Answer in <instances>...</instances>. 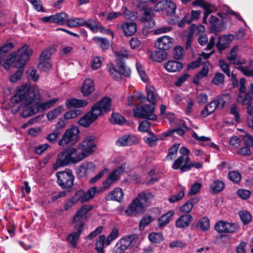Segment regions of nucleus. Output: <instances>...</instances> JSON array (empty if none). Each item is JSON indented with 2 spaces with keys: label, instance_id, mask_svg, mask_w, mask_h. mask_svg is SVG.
Wrapping results in <instances>:
<instances>
[{
  "label": "nucleus",
  "instance_id": "obj_1",
  "mask_svg": "<svg viewBox=\"0 0 253 253\" xmlns=\"http://www.w3.org/2000/svg\"><path fill=\"white\" fill-rule=\"evenodd\" d=\"M42 90L37 85L32 87L28 84L22 85L16 94L11 98L12 103L23 101L25 108L22 112L23 117L31 116L40 111L47 110L53 106L58 98H54L45 102H41Z\"/></svg>",
  "mask_w": 253,
  "mask_h": 253
},
{
  "label": "nucleus",
  "instance_id": "obj_2",
  "mask_svg": "<svg viewBox=\"0 0 253 253\" xmlns=\"http://www.w3.org/2000/svg\"><path fill=\"white\" fill-rule=\"evenodd\" d=\"M111 103V99L108 97H105L98 101L87 113L80 119L79 125L85 127L89 126L103 113L110 110Z\"/></svg>",
  "mask_w": 253,
  "mask_h": 253
},
{
  "label": "nucleus",
  "instance_id": "obj_3",
  "mask_svg": "<svg viewBox=\"0 0 253 253\" xmlns=\"http://www.w3.org/2000/svg\"><path fill=\"white\" fill-rule=\"evenodd\" d=\"M92 209V206L85 205L80 209L73 217V223L76 231L68 235V240L74 248L77 246V241L83 231L84 221L87 218L86 213Z\"/></svg>",
  "mask_w": 253,
  "mask_h": 253
},
{
  "label": "nucleus",
  "instance_id": "obj_4",
  "mask_svg": "<svg viewBox=\"0 0 253 253\" xmlns=\"http://www.w3.org/2000/svg\"><path fill=\"white\" fill-rule=\"evenodd\" d=\"M153 198L151 193H141L131 202L126 212L130 216L142 213L150 205Z\"/></svg>",
  "mask_w": 253,
  "mask_h": 253
},
{
  "label": "nucleus",
  "instance_id": "obj_5",
  "mask_svg": "<svg viewBox=\"0 0 253 253\" xmlns=\"http://www.w3.org/2000/svg\"><path fill=\"white\" fill-rule=\"evenodd\" d=\"M138 243V237L136 234L126 235L122 237L114 247L116 253H124L126 250L136 247Z\"/></svg>",
  "mask_w": 253,
  "mask_h": 253
},
{
  "label": "nucleus",
  "instance_id": "obj_6",
  "mask_svg": "<svg viewBox=\"0 0 253 253\" xmlns=\"http://www.w3.org/2000/svg\"><path fill=\"white\" fill-rule=\"evenodd\" d=\"M58 185L63 189L69 188L73 186L75 177L72 171L66 169L64 171H58L56 173Z\"/></svg>",
  "mask_w": 253,
  "mask_h": 253
},
{
  "label": "nucleus",
  "instance_id": "obj_7",
  "mask_svg": "<svg viewBox=\"0 0 253 253\" xmlns=\"http://www.w3.org/2000/svg\"><path fill=\"white\" fill-rule=\"evenodd\" d=\"M79 130L77 127L73 126L67 129L58 142L59 146L65 147L68 145L75 143L78 140Z\"/></svg>",
  "mask_w": 253,
  "mask_h": 253
},
{
  "label": "nucleus",
  "instance_id": "obj_8",
  "mask_svg": "<svg viewBox=\"0 0 253 253\" xmlns=\"http://www.w3.org/2000/svg\"><path fill=\"white\" fill-rule=\"evenodd\" d=\"M77 146L84 158L88 157L92 154L96 149L94 137L89 136L85 137Z\"/></svg>",
  "mask_w": 253,
  "mask_h": 253
},
{
  "label": "nucleus",
  "instance_id": "obj_9",
  "mask_svg": "<svg viewBox=\"0 0 253 253\" xmlns=\"http://www.w3.org/2000/svg\"><path fill=\"white\" fill-rule=\"evenodd\" d=\"M33 50L27 44L23 45L17 51L16 57L18 58L15 66L17 68L24 67L32 55Z\"/></svg>",
  "mask_w": 253,
  "mask_h": 253
},
{
  "label": "nucleus",
  "instance_id": "obj_10",
  "mask_svg": "<svg viewBox=\"0 0 253 253\" xmlns=\"http://www.w3.org/2000/svg\"><path fill=\"white\" fill-rule=\"evenodd\" d=\"M154 107L152 105H143L136 108L134 111V115L139 118L155 120L157 117L154 114Z\"/></svg>",
  "mask_w": 253,
  "mask_h": 253
},
{
  "label": "nucleus",
  "instance_id": "obj_11",
  "mask_svg": "<svg viewBox=\"0 0 253 253\" xmlns=\"http://www.w3.org/2000/svg\"><path fill=\"white\" fill-rule=\"evenodd\" d=\"M174 40L168 36H164L158 38L155 42V46L157 48L163 50H168L173 45Z\"/></svg>",
  "mask_w": 253,
  "mask_h": 253
},
{
  "label": "nucleus",
  "instance_id": "obj_12",
  "mask_svg": "<svg viewBox=\"0 0 253 253\" xmlns=\"http://www.w3.org/2000/svg\"><path fill=\"white\" fill-rule=\"evenodd\" d=\"M95 166L91 162H85L82 163L78 168L76 173L79 178H86L90 171H93Z\"/></svg>",
  "mask_w": 253,
  "mask_h": 253
},
{
  "label": "nucleus",
  "instance_id": "obj_13",
  "mask_svg": "<svg viewBox=\"0 0 253 253\" xmlns=\"http://www.w3.org/2000/svg\"><path fill=\"white\" fill-rule=\"evenodd\" d=\"M72 164L68 156L67 149L62 151L57 156L56 162L53 164V168L57 170L59 168Z\"/></svg>",
  "mask_w": 253,
  "mask_h": 253
},
{
  "label": "nucleus",
  "instance_id": "obj_14",
  "mask_svg": "<svg viewBox=\"0 0 253 253\" xmlns=\"http://www.w3.org/2000/svg\"><path fill=\"white\" fill-rule=\"evenodd\" d=\"M66 149L72 164H77L84 159L78 146L76 148H69Z\"/></svg>",
  "mask_w": 253,
  "mask_h": 253
},
{
  "label": "nucleus",
  "instance_id": "obj_15",
  "mask_svg": "<svg viewBox=\"0 0 253 253\" xmlns=\"http://www.w3.org/2000/svg\"><path fill=\"white\" fill-rule=\"evenodd\" d=\"M138 141V138L133 135H125L119 137L116 143L118 146H125L136 144Z\"/></svg>",
  "mask_w": 253,
  "mask_h": 253
},
{
  "label": "nucleus",
  "instance_id": "obj_16",
  "mask_svg": "<svg viewBox=\"0 0 253 253\" xmlns=\"http://www.w3.org/2000/svg\"><path fill=\"white\" fill-rule=\"evenodd\" d=\"M153 12L149 9H146L144 10L143 16L141 18V21L144 23L146 28H151L155 25V21L153 19Z\"/></svg>",
  "mask_w": 253,
  "mask_h": 253
},
{
  "label": "nucleus",
  "instance_id": "obj_17",
  "mask_svg": "<svg viewBox=\"0 0 253 253\" xmlns=\"http://www.w3.org/2000/svg\"><path fill=\"white\" fill-rule=\"evenodd\" d=\"M164 68L169 73L178 72L183 68V64L178 61L170 60L165 64Z\"/></svg>",
  "mask_w": 253,
  "mask_h": 253
},
{
  "label": "nucleus",
  "instance_id": "obj_18",
  "mask_svg": "<svg viewBox=\"0 0 253 253\" xmlns=\"http://www.w3.org/2000/svg\"><path fill=\"white\" fill-rule=\"evenodd\" d=\"M95 90L94 83L90 79H86L84 80L81 92L85 97L89 96Z\"/></svg>",
  "mask_w": 253,
  "mask_h": 253
},
{
  "label": "nucleus",
  "instance_id": "obj_19",
  "mask_svg": "<svg viewBox=\"0 0 253 253\" xmlns=\"http://www.w3.org/2000/svg\"><path fill=\"white\" fill-rule=\"evenodd\" d=\"M192 219L193 217L189 214L181 215L176 221L175 225L178 228H187L191 223Z\"/></svg>",
  "mask_w": 253,
  "mask_h": 253
},
{
  "label": "nucleus",
  "instance_id": "obj_20",
  "mask_svg": "<svg viewBox=\"0 0 253 253\" xmlns=\"http://www.w3.org/2000/svg\"><path fill=\"white\" fill-rule=\"evenodd\" d=\"M233 37L232 35H224L220 37L216 43L218 50L221 52L227 47L231 42Z\"/></svg>",
  "mask_w": 253,
  "mask_h": 253
},
{
  "label": "nucleus",
  "instance_id": "obj_21",
  "mask_svg": "<svg viewBox=\"0 0 253 253\" xmlns=\"http://www.w3.org/2000/svg\"><path fill=\"white\" fill-rule=\"evenodd\" d=\"M124 193L120 188H115L110 191L105 197L107 201L114 200L120 202L123 199Z\"/></svg>",
  "mask_w": 253,
  "mask_h": 253
},
{
  "label": "nucleus",
  "instance_id": "obj_22",
  "mask_svg": "<svg viewBox=\"0 0 253 253\" xmlns=\"http://www.w3.org/2000/svg\"><path fill=\"white\" fill-rule=\"evenodd\" d=\"M122 29L126 36H132L137 30V25L134 22H125L122 25Z\"/></svg>",
  "mask_w": 253,
  "mask_h": 253
},
{
  "label": "nucleus",
  "instance_id": "obj_23",
  "mask_svg": "<svg viewBox=\"0 0 253 253\" xmlns=\"http://www.w3.org/2000/svg\"><path fill=\"white\" fill-rule=\"evenodd\" d=\"M88 104L86 100L72 98L67 100L65 105L68 108H81L86 106Z\"/></svg>",
  "mask_w": 253,
  "mask_h": 253
},
{
  "label": "nucleus",
  "instance_id": "obj_24",
  "mask_svg": "<svg viewBox=\"0 0 253 253\" xmlns=\"http://www.w3.org/2000/svg\"><path fill=\"white\" fill-rule=\"evenodd\" d=\"M199 201L198 198L190 199L179 208V211L182 213H189L191 211L194 205Z\"/></svg>",
  "mask_w": 253,
  "mask_h": 253
},
{
  "label": "nucleus",
  "instance_id": "obj_25",
  "mask_svg": "<svg viewBox=\"0 0 253 253\" xmlns=\"http://www.w3.org/2000/svg\"><path fill=\"white\" fill-rule=\"evenodd\" d=\"M219 105V101L214 100L210 102L201 112V115L203 117H206L210 114L212 113L216 109Z\"/></svg>",
  "mask_w": 253,
  "mask_h": 253
},
{
  "label": "nucleus",
  "instance_id": "obj_26",
  "mask_svg": "<svg viewBox=\"0 0 253 253\" xmlns=\"http://www.w3.org/2000/svg\"><path fill=\"white\" fill-rule=\"evenodd\" d=\"M225 187L224 182L220 179H215L210 184V192L212 194H216L222 190Z\"/></svg>",
  "mask_w": 253,
  "mask_h": 253
},
{
  "label": "nucleus",
  "instance_id": "obj_27",
  "mask_svg": "<svg viewBox=\"0 0 253 253\" xmlns=\"http://www.w3.org/2000/svg\"><path fill=\"white\" fill-rule=\"evenodd\" d=\"M167 53L166 51L161 50H156L151 52L150 54V58L153 61L157 62H161L167 59Z\"/></svg>",
  "mask_w": 253,
  "mask_h": 253
},
{
  "label": "nucleus",
  "instance_id": "obj_28",
  "mask_svg": "<svg viewBox=\"0 0 253 253\" xmlns=\"http://www.w3.org/2000/svg\"><path fill=\"white\" fill-rule=\"evenodd\" d=\"M189 161L190 158L189 156H181L174 161L172 168L174 169H180L181 170L183 166L188 165V163Z\"/></svg>",
  "mask_w": 253,
  "mask_h": 253
},
{
  "label": "nucleus",
  "instance_id": "obj_29",
  "mask_svg": "<svg viewBox=\"0 0 253 253\" xmlns=\"http://www.w3.org/2000/svg\"><path fill=\"white\" fill-rule=\"evenodd\" d=\"M53 23L59 25H64L67 24L69 21V15L65 12H60L53 15Z\"/></svg>",
  "mask_w": 253,
  "mask_h": 253
},
{
  "label": "nucleus",
  "instance_id": "obj_30",
  "mask_svg": "<svg viewBox=\"0 0 253 253\" xmlns=\"http://www.w3.org/2000/svg\"><path fill=\"white\" fill-rule=\"evenodd\" d=\"M174 211H169L166 214L162 215L158 219L159 226L163 227L166 225L168 224L171 220L172 217L174 215Z\"/></svg>",
  "mask_w": 253,
  "mask_h": 253
},
{
  "label": "nucleus",
  "instance_id": "obj_31",
  "mask_svg": "<svg viewBox=\"0 0 253 253\" xmlns=\"http://www.w3.org/2000/svg\"><path fill=\"white\" fill-rule=\"evenodd\" d=\"M253 99V96L250 94V91L247 92L245 94L239 93L237 97V101L243 104L248 105L253 104L251 101Z\"/></svg>",
  "mask_w": 253,
  "mask_h": 253
},
{
  "label": "nucleus",
  "instance_id": "obj_32",
  "mask_svg": "<svg viewBox=\"0 0 253 253\" xmlns=\"http://www.w3.org/2000/svg\"><path fill=\"white\" fill-rule=\"evenodd\" d=\"M237 48L236 46L233 47L230 50L229 54L227 56V58L231 64L239 65L242 64V62H240L237 57Z\"/></svg>",
  "mask_w": 253,
  "mask_h": 253
},
{
  "label": "nucleus",
  "instance_id": "obj_33",
  "mask_svg": "<svg viewBox=\"0 0 253 253\" xmlns=\"http://www.w3.org/2000/svg\"><path fill=\"white\" fill-rule=\"evenodd\" d=\"M117 65L119 69L120 74H122L126 77H129L130 75V70L127 67L125 63L119 59H116Z\"/></svg>",
  "mask_w": 253,
  "mask_h": 253
},
{
  "label": "nucleus",
  "instance_id": "obj_34",
  "mask_svg": "<svg viewBox=\"0 0 253 253\" xmlns=\"http://www.w3.org/2000/svg\"><path fill=\"white\" fill-rule=\"evenodd\" d=\"M124 169L125 165H122L121 166L112 170L109 174L108 177H111L110 179H112L114 181H116L119 178L120 175L124 172Z\"/></svg>",
  "mask_w": 253,
  "mask_h": 253
},
{
  "label": "nucleus",
  "instance_id": "obj_35",
  "mask_svg": "<svg viewBox=\"0 0 253 253\" xmlns=\"http://www.w3.org/2000/svg\"><path fill=\"white\" fill-rule=\"evenodd\" d=\"M85 24V19L83 18H73L69 19L68 25L70 27H77L84 26Z\"/></svg>",
  "mask_w": 253,
  "mask_h": 253
},
{
  "label": "nucleus",
  "instance_id": "obj_36",
  "mask_svg": "<svg viewBox=\"0 0 253 253\" xmlns=\"http://www.w3.org/2000/svg\"><path fill=\"white\" fill-rule=\"evenodd\" d=\"M106 237L104 235L99 236L95 244V250L97 253H104V247L105 243Z\"/></svg>",
  "mask_w": 253,
  "mask_h": 253
},
{
  "label": "nucleus",
  "instance_id": "obj_37",
  "mask_svg": "<svg viewBox=\"0 0 253 253\" xmlns=\"http://www.w3.org/2000/svg\"><path fill=\"white\" fill-rule=\"evenodd\" d=\"M63 111V106H59L57 108L49 111L46 115V117L49 121H52L56 118Z\"/></svg>",
  "mask_w": 253,
  "mask_h": 253
},
{
  "label": "nucleus",
  "instance_id": "obj_38",
  "mask_svg": "<svg viewBox=\"0 0 253 253\" xmlns=\"http://www.w3.org/2000/svg\"><path fill=\"white\" fill-rule=\"evenodd\" d=\"M55 51V49L52 47H49L45 49L40 54V60L48 61L52 55Z\"/></svg>",
  "mask_w": 253,
  "mask_h": 253
},
{
  "label": "nucleus",
  "instance_id": "obj_39",
  "mask_svg": "<svg viewBox=\"0 0 253 253\" xmlns=\"http://www.w3.org/2000/svg\"><path fill=\"white\" fill-rule=\"evenodd\" d=\"M155 88L153 86H149L146 87V91L147 93V100L152 105H155L156 103Z\"/></svg>",
  "mask_w": 253,
  "mask_h": 253
},
{
  "label": "nucleus",
  "instance_id": "obj_40",
  "mask_svg": "<svg viewBox=\"0 0 253 253\" xmlns=\"http://www.w3.org/2000/svg\"><path fill=\"white\" fill-rule=\"evenodd\" d=\"M249 117L247 120L248 126L253 129V104H249L247 108Z\"/></svg>",
  "mask_w": 253,
  "mask_h": 253
},
{
  "label": "nucleus",
  "instance_id": "obj_41",
  "mask_svg": "<svg viewBox=\"0 0 253 253\" xmlns=\"http://www.w3.org/2000/svg\"><path fill=\"white\" fill-rule=\"evenodd\" d=\"M165 7V11L166 12L168 15H171L175 13L176 5L171 0H167V5Z\"/></svg>",
  "mask_w": 253,
  "mask_h": 253
},
{
  "label": "nucleus",
  "instance_id": "obj_42",
  "mask_svg": "<svg viewBox=\"0 0 253 253\" xmlns=\"http://www.w3.org/2000/svg\"><path fill=\"white\" fill-rule=\"evenodd\" d=\"M110 120L112 123L118 125H122L126 121L123 116L118 113H113Z\"/></svg>",
  "mask_w": 253,
  "mask_h": 253
},
{
  "label": "nucleus",
  "instance_id": "obj_43",
  "mask_svg": "<svg viewBox=\"0 0 253 253\" xmlns=\"http://www.w3.org/2000/svg\"><path fill=\"white\" fill-rule=\"evenodd\" d=\"M149 134L150 135V136L146 138L145 139V141L150 146H153L155 145L159 139H162L161 138L162 135L159 137H158L157 136L155 135L152 131L149 132Z\"/></svg>",
  "mask_w": 253,
  "mask_h": 253
},
{
  "label": "nucleus",
  "instance_id": "obj_44",
  "mask_svg": "<svg viewBox=\"0 0 253 253\" xmlns=\"http://www.w3.org/2000/svg\"><path fill=\"white\" fill-rule=\"evenodd\" d=\"M228 178L234 183H238L241 179L242 176L237 171H231L228 172Z\"/></svg>",
  "mask_w": 253,
  "mask_h": 253
},
{
  "label": "nucleus",
  "instance_id": "obj_45",
  "mask_svg": "<svg viewBox=\"0 0 253 253\" xmlns=\"http://www.w3.org/2000/svg\"><path fill=\"white\" fill-rule=\"evenodd\" d=\"M84 26L89 28L94 33H96L98 31L97 23L96 21L92 19H89L87 20L85 19V24Z\"/></svg>",
  "mask_w": 253,
  "mask_h": 253
},
{
  "label": "nucleus",
  "instance_id": "obj_46",
  "mask_svg": "<svg viewBox=\"0 0 253 253\" xmlns=\"http://www.w3.org/2000/svg\"><path fill=\"white\" fill-rule=\"evenodd\" d=\"M149 240L154 243H159L163 240V236L161 233H151L148 235Z\"/></svg>",
  "mask_w": 253,
  "mask_h": 253
},
{
  "label": "nucleus",
  "instance_id": "obj_47",
  "mask_svg": "<svg viewBox=\"0 0 253 253\" xmlns=\"http://www.w3.org/2000/svg\"><path fill=\"white\" fill-rule=\"evenodd\" d=\"M184 53L183 48L180 46H175L172 50L173 57L176 60L181 59L184 55Z\"/></svg>",
  "mask_w": 253,
  "mask_h": 253
},
{
  "label": "nucleus",
  "instance_id": "obj_48",
  "mask_svg": "<svg viewBox=\"0 0 253 253\" xmlns=\"http://www.w3.org/2000/svg\"><path fill=\"white\" fill-rule=\"evenodd\" d=\"M179 146L178 144H175L169 149V153L166 158V160H171L176 156Z\"/></svg>",
  "mask_w": 253,
  "mask_h": 253
},
{
  "label": "nucleus",
  "instance_id": "obj_49",
  "mask_svg": "<svg viewBox=\"0 0 253 253\" xmlns=\"http://www.w3.org/2000/svg\"><path fill=\"white\" fill-rule=\"evenodd\" d=\"M224 76L221 73H217L213 76L211 83L216 85H220L223 84Z\"/></svg>",
  "mask_w": 253,
  "mask_h": 253
},
{
  "label": "nucleus",
  "instance_id": "obj_50",
  "mask_svg": "<svg viewBox=\"0 0 253 253\" xmlns=\"http://www.w3.org/2000/svg\"><path fill=\"white\" fill-rule=\"evenodd\" d=\"M198 226L203 231L209 230L210 227L209 219L207 217H203L199 221Z\"/></svg>",
  "mask_w": 253,
  "mask_h": 253
},
{
  "label": "nucleus",
  "instance_id": "obj_51",
  "mask_svg": "<svg viewBox=\"0 0 253 253\" xmlns=\"http://www.w3.org/2000/svg\"><path fill=\"white\" fill-rule=\"evenodd\" d=\"M122 11V15H123L125 18L127 19L133 20L136 18L135 14L129 10L126 7H123Z\"/></svg>",
  "mask_w": 253,
  "mask_h": 253
},
{
  "label": "nucleus",
  "instance_id": "obj_52",
  "mask_svg": "<svg viewBox=\"0 0 253 253\" xmlns=\"http://www.w3.org/2000/svg\"><path fill=\"white\" fill-rule=\"evenodd\" d=\"M119 235V230L117 228H114L110 234L108 236L106 241L105 244L106 245L108 246L110 244V243L115 239H116Z\"/></svg>",
  "mask_w": 253,
  "mask_h": 253
},
{
  "label": "nucleus",
  "instance_id": "obj_53",
  "mask_svg": "<svg viewBox=\"0 0 253 253\" xmlns=\"http://www.w3.org/2000/svg\"><path fill=\"white\" fill-rule=\"evenodd\" d=\"M174 132H176V133L179 135H182L184 134L185 131L180 128L169 130L162 134V137L161 138L165 139V137L172 135Z\"/></svg>",
  "mask_w": 253,
  "mask_h": 253
},
{
  "label": "nucleus",
  "instance_id": "obj_54",
  "mask_svg": "<svg viewBox=\"0 0 253 253\" xmlns=\"http://www.w3.org/2000/svg\"><path fill=\"white\" fill-rule=\"evenodd\" d=\"M40 61L38 65L39 69L46 72L51 68L52 65L49 61L45 60Z\"/></svg>",
  "mask_w": 253,
  "mask_h": 253
},
{
  "label": "nucleus",
  "instance_id": "obj_55",
  "mask_svg": "<svg viewBox=\"0 0 253 253\" xmlns=\"http://www.w3.org/2000/svg\"><path fill=\"white\" fill-rule=\"evenodd\" d=\"M95 41L101 47L103 50L107 49L109 45L108 41L105 38H96Z\"/></svg>",
  "mask_w": 253,
  "mask_h": 253
},
{
  "label": "nucleus",
  "instance_id": "obj_56",
  "mask_svg": "<svg viewBox=\"0 0 253 253\" xmlns=\"http://www.w3.org/2000/svg\"><path fill=\"white\" fill-rule=\"evenodd\" d=\"M239 214L244 224H248L251 221V215L247 211H240Z\"/></svg>",
  "mask_w": 253,
  "mask_h": 253
},
{
  "label": "nucleus",
  "instance_id": "obj_57",
  "mask_svg": "<svg viewBox=\"0 0 253 253\" xmlns=\"http://www.w3.org/2000/svg\"><path fill=\"white\" fill-rule=\"evenodd\" d=\"M13 47V44L11 42L6 43L3 46L0 47V58H2Z\"/></svg>",
  "mask_w": 253,
  "mask_h": 253
},
{
  "label": "nucleus",
  "instance_id": "obj_58",
  "mask_svg": "<svg viewBox=\"0 0 253 253\" xmlns=\"http://www.w3.org/2000/svg\"><path fill=\"white\" fill-rule=\"evenodd\" d=\"M151 128V124L148 121H143L140 123L138 130L141 132H147L149 133Z\"/></svg>",
  "mask_w": 253,
  "mask_h": 253
},
{
  "label": "nucleus",
  "instance_id": "obj_59",
  "mask_svg": "<svg viewBox=\"0 0 253 253\" xmlns=\"http://www.w3.org/2000/svg\"><path fill=\"white\" fill-rule=\"evenodd\" d=\"M97 192V188L96 187H92L89 188L86 192H84V199L86 202L92 199Z\"/></svg>",
  "mask_w": 253,
  "mask_h": 253
},
{
  "label": "nucleus",
  "instance_id": "obj_60",
  "mask_svg": "<svg viewBox=\"0 0 253 253\" xmlns=\"http://www.w3.org/2000/svg\"><path fill=\"white\" fill-rule=\"evenodd\" d=\"M194 167L197 169H201L203 167V165L200 163H190L188 165H185L181 169V172H183L185 170H189L191 168Z\"/></svg>",
  "mask_w": 253,
  "mask_h": 253
},
{
  "label": "nucleus",
  "instance_id": "obj_61",
  "mask_svg": "<svg viewBox=\"0 0 253 253\" xmlns=\"http://www.w3.org/2000/svg\"><path fill=\"white\" fill-rule=\"evenodd\" d=\"M84 192L83 190H79L78 191L72 198L74 199L77 203L78 201H80L81 203L86 202V201L84 198Z\"/></svg>",
  "mask_w": 253,
  "mask_h": 253
},
{
  "label": "nucleus",
  "instance_id": "obj_62",
  "mask_svg": "<svg viewBox=\"0 0 253 253\" xmlns=\"http://www.w3.org/2000/svg\"><path fill=\"white\" fill-rule=\"evenodd\" d=\"M230 96L228 93L221 95L217 101H219V104H221L222 107H223L226 104L230 102Z\"/></svg>",
  "mask_w": 253,
  "mask_h": 253
},
{
  "label": "nucleus",
  "instance_id": "obj_63",
  "mask_svg": "<svg viewBox=\"0 0 253 253\" xmlns=\"http://www.w3.org/2000/svg\"><path fill=\"white\" fill-rule=\"evenodd\" d=\"M225 225V221H219L215 223L214 229L218 233H226Z\"/></svg>",
  "mask_w": 253,
  "mask_h": 253
},
{
  "label": "nucleus",
  "instance_id": "obj_64",
  "mask_svg": "<svg viewBox=\"0 0 253 253\" xmlns=\"http://www.w3.org/2000/svg\"><path fill=\"white\" fill-rule=\"evenodd\" d=\"M184 190L182 189L181 191H180L178 194L171 196L169 198V201L170 203H173L176 201H178L181 200L184 197Z\"/></svg>",
  "mask_w": 253,
  "mask_h": 253
}]
</instances>
